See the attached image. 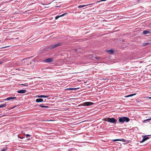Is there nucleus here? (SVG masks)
I'll list each match as a JSON object with an SVG mask.
<instances>
[{"label": "nucleus", "mask_w": 151, "mask_h": 151, "mask_svg": "<svg viewBox=\"0 0 151 151\" xmlns=\"http://www.w3.org/2000/svg\"><path fill=\"white\" fill-rule=\"evenodd\" d=\"M118 119L119 122L120 123H123L125 122H128L130 120V119L129 118L126 116H123L119 117Z\"/></svg>", "instance_id": "1"}, {"label": "nucleus", "mask_w": 151, "mask_h": 151, "mask_svg": "<svg viewBox=\"0 0 151 151\" xmlns=\"http://www.w3.org/2000/svg\"><path fill=\"white\" fill-rule=\"evenodd\" d=\"M105 121L111 123H115V124H116V122L117 121V120L114 118H108L106 119Z\"/></svg>", "instance_id": "2"}, {"label": "nucleus", "mask_w": 151, "mask_h": 151, "mask_svg": "<svg viewBox=\"0 0 151 151\" xmlns=\"http://www.w3.org/2000/svg\"><path fill=\"white\" fill-rule=\"evenodd\" d=\"M62 45V44H61V43H58L57 44L55 45H51L50 46V48L51 49H53L55 47H56L59 46H60Z\"/></svg>", "instance_id": "3"}, {"label": "nucleus", "mask_w": 151, "mask_h": 151, "mask_svg": "<svg viewBox=\"0 0 151 151\" xmlns=\"http://www.w3.org/2000/svg\"><path fill=\"white\" fill-rule=\"evenodd\" d=\"M83 105L85 106H89L93 104V103L91 102H88L84 103L83 104Z\"/></svg>", "instance_id": "4"}, {"label": "nucleus", "mask_w": 151, "mask_h": 151, "mask_svg": "<svg viewBox=\"0 0 151 151\" xmlns=\"http://www.w3.org/2000/svg\"><path fill=\"white\" fill-rule=\"evenodd\" d=\"M143 138L142 141L140 142H143L148 139L149 137L147 136H144L143 137Z\"/></svg>", "instance_id": "5"}, {"label": "nucleus", "mask_w": 151, "mask_h": 151, "mask_svg": "<svg viewBox=\"0 0 151 151\" xmlns=\"http://www.w3.org/2000/svg\"><path fill=\"white\" fill-rule=\"evenodd\" d=\"M52 58H49L45 60L44 61L45 62H49L52 61Z\"/></svg>", "instance_id": "6"}, {"label": "nucleus", "mask_w": 151, "mask_h": 151, "mask_svg": "<svg viewBox=\"0 0 151 151\" xmlns=\"http://www.w3.org/2000/svg\"><path fill=\"white\" fill-rule=\"evenodd\" d=\"M16 98V97H9L4 100V101H9L11 99H14Z\"/></svg>", "instance_id": "7"}, {"label": "nucleus", "mask_w": 151, "mask_h": 151, "mask_svg": "<svg viewBox=\"0 0 151 151\" xmlns=\"http://www.w3.org/2000/svg\"><path fill=\"white\" fill-rule=\"evenodd\" d=\"M17 92L19 93L22 94L25 93L26 92L25 90H22L17 91Z\"/></svg>", "instance_id": "8"}, {"label": "nucleus", "mask_w": 151, "mask_h": 151, "mask_svg": "<svg viewBox=\"0 0 151 151\" xmlns=\"http://www.w3.org/2000/svg\"><path fill=\"white\" fill-rule=\"evenodd\" d=\"M122 141L123 142H126V140H125V139H114L113 140V141Z\"/></svg>", "instance_id": "9"}, {"label": "nucleus", "mask_w": 151, "mask_h": 151, "mask_svg": "<svg viewBox=\"0 0 151 151\" xmlns=\"http://www.w3.org/2000/svg\"><path fill=\"white\" fill-rule=\"evenodd\" d=\"M49 96L48 95H40V96H38V98H46Z\"/></svg>", "instance_id": "10"}, {"label": "nucleus", "mask_w": 151, "mask_h": 151, "mask_svg": "<svg viewBox=\"0 0 151 151\" xmlns=\"http://www.w3.org/2000/svg\"><path fill=\"white\" fill-rule=\"evenodd\" d=\"M65 14H63L60 16H57L55 17V20H56V19H58L60 17L64 16L65 15Z\"/></svg>", "instance_id": "11"}, {"label": "nucleus", "mask_w": 151, "mask_h": 151, "mask_svg": "<svg viewBox=\"0 0 151 151\" xmlns=\"http://www.w3.org/2000/svg\"><path fill=\"white\" fill-rule=\"evenodd\" d=\"M107 52L110 54H112L114 53V51L112 50H107Z\"/></svg>", "instance_id": "12"}, {"label": "nucleus", "mask_w": 151, "mask_h": 151, "mask_svg": "<svg viewBox=\"0 0 151 151\" xmlns=\"http://www.w3.org/2000/svg\"><path fill=\"white\" fill-rule=\"evenodd\" d=\"M136 93H134V94H130V95H127V96H125V97H129L132 96H133L136 95Z\"/></svg>", "instance_id": "13"}, {"label": "nucleus", "mask_w": 151, "mask_h": 151, "mask_svg": "<svg viewBox=\"0 0 151 151\" xmlns=\"http://www.w3.org/2000/svg\"><path fill=\"white\" fill-rule=\"evenodd\" d=\"M38 106H40V107H42V108H48V106H44L42 104H40V105H38Z\"/></svg>", "instance_id": "14"}, {"label": "nucleus", "mask_w": 151, "mask_h": 151, "mask_svg": "<svg viewBox=\"0 0 151 151\" xmlns=\"http://www.w3.org/2000/svg\"><path fill=\"white\" fill-rule=\"evenodd\" d=\"M6 106V103H5L4 104H2L0 105V108L5 107Z\"/></svg>", "instance_id": "15"}, {"label": "nucleus", "mask_w": 151, "mask_h": 151, "mask_svg": "<svg viewBox=\"0 0 151 151\" xmlns=\"http://www.w3.org/2000/svg\"><path fill=\"white\" fill-rule=\"evenodd\" d=\"M87 5H80V6H78V7L79 8H82V7H84L85 6H87Z\"/></svg>", "instance_id": "16"}, {"label": "nucleus", "mask_w": 151, "mask_h": 151, "mask_svg": "<svg viewBox=\"0 0 151 151\" xmlns=\"http://www.w3.org/2000/svg\"><path fill=\"white\" fill-rule=\"evenodd\" d=\"M143 33L144 34H147L149 33V31L147 30H145L143 31Z\"/></svg>", "instance_id": "17"}, {"label": "nucleus", "mask_w": 151, "mask_h": 151, "mask_svg": "<svg viewBox=\"0 0 151 151\" xmlns=\"http://www.w3.org/2000/svg\"><path fill=\"white\" fill-rule=\"evenodd\" d=\"M7 149L6 147H4L3 149L1 150V151H6Z\"/></svg>", "instance_id": "18"}, {"label": "nucleus", "mask_w": 151, "mask_h": 151, "mask_svg": "<svg viewBox=\"0 0 151 151\" xmlns=\"http://www.w3.org/2000/svg\"><path fill=\"white\" fill-rule=\"evenodd\" d=\"M75 89H76V88H68L66 89V90H74Z\"/></svg>", "instance_id": "19"}, {"label": "nucleus", "mask_w": 151, "mask_h": 151, "mask_svg": "<svg viewBox=\"0 0 151 151\" xmlns=\"http://www.w3.org/2000/svg\"><path fill=\"white\" fill-rule=\"evenodd\" d=\"M43 100L42 99H38V102H41L43 101Z\"/></svg>", "instance_id": "20"}, {"label": "nucleus", "mask_w": 151, "mask_h": 151, "mask_svg": "<svg viewBox=\"0 0 151 151\" xmlns=\"http://www.w3.org/2000/svg\"><path fill=\"white\" fill-rule=\"evenodd\" d=\"M18 138H19L20 139H23V138H24V137H20L19 135H18Z\"/></svg>", "instance_id": "21"}, {"label": "nucleus", "mask_w": 151, "mask_h": 151, "mask_svg": "<svg viewBox=\"0 0 151 151\" xmlns=\"http://www.w3.org/2000/svg\"><path fill=\"white\" fill-rule=\"evenodd\" d=\"M21 85H22V86H28V85L27 83L24 84H21Z\"/></svg>", "instance_id": "22"}, {"label": "nucleus", "mask_w": 151, "mask_h": 151, "mask_svg": "<svg viewBox=\"0 0 151 151\" xmlns=\"http://www.w3.org/2000/svg\"><path fill=\"white\" fill-rule=\"evenodd\" d=\"M150 120H151V118L147 119L145 120V121H149Z\"/></svg>", "instance_id": "23"}, {"label": "nucleus", "mask_w": 151, "mask_h": 151, "mask_svg": "<svg viewBox=\"0 0 151 151\" xmlns=\"http://www.w3.org/2000/svg\"><path fill=\"white\" fill-rule=\"evenodd\" d=\"M26 136L27 137H30L31 136V135H30L29 134H26Z\"/></svg>", "instance_id": "24"}, {"label": "nucleus", "mask_w": 151, "mask_h": 151, "mask_svg": "<svg viewBox=\"0 0 151 151\" xmlns=\"http://www.w3.org/2000/svg\"><path fill=\"white\" fill-rule=\"evenodd\" d=\"M9 46H5V47H2V48H6V47H9Z\"/></svg>", "instance_id": "25"}, {"label": "nucleus", "mask_w": 151, "mask_h": 151, "mask_svg": "<svg viewBox=\"0 0 151 151\" xmlns=\"http://www.w3.org/2000/svg\"><path fill=\"white\" fill-rule=\"evenodd\" d=\"M3 63V62L1 61H0V64H1L2 63Z\"/></svg>", "instance_id": "26"}, {"label": "nucleus", "mask_w": 151, "mask_h": 151, "mask_svg": "<svg viewBox=\"0 0 151 151\" xmlns=\"http://www.w3.org/2000/svg\"><path fill=\"white\" fill-rule=\"evenodd\" d=\"M36 101L37 102H38V99H37L36 100Z\"/></svg>", "instance_id": "27"}, {"label": "nucleus", "mask_w": 151, "mask_h": 151, "mask_svg": "<svg viewBox=\"0 0 151 151\" xmlns=\"http://www.w3.org/2000/svg\"><path fill=\"white\" fill-rule=\"evenodd\" d=\"M148 98H149V99H151V97H148Z\"/></svg>", "instance_id": "28"}, {"label": "nucleus", "mask_w": 151, "mask_h": 151, "mask_svg": "<svg viewBox=\"0 0 151 151\" xmlns=\"http://www.w3.org/2000/svg\"><path fill=\"white\" fill-rule=\"evenodd\" d=\"M96 58L98 59H99V58H98V57H97V58Z\"/></svg>", "instance_id": "29"}]
</instances>
